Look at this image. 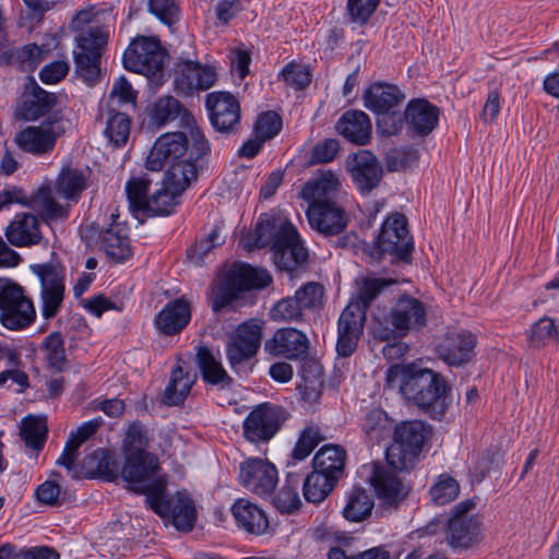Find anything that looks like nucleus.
Returning <instances> with one entry per match:
<instances>
[{
    "label": "nucleus",
    "mask_w": 559,
    "mask_h": 559,
    "mask_svg": "<svg viewBox=\"0 0 559 559\" xmlns=\"http://www.w3.org/2000/svg\"><path fill=\"white\" fill-rule=\"evenodd\" d=\"M388 388H397L400 393L411 403L440 419L447 413L451 391L444 377L432 369L416 364L393 365L385 376Z\"/></svg>",
    "instance_id": "f257e3e1"
},
{
    "label": "nucleus",
    "mask_w": 559,
    "mask_h": 559,
    "mask_svg": "<svg viewBox=\"0 0 559 559\" xmlns=\"http://www.w3.org/2000/svg\"><path fill=\"white\" fill-rule=\"evenodd\" d=\"M254 236L255 248L272 245L274 263L281 270L290 272L307 261V249L289 222L276 224L270 219H261L255 226Z\"/></svg>",
    "instance_id": "f03ea898"
},
{
    "label": "nucleus",
    "mask_w": 559,
    "mask_h": 559,
    "mask_svg": "<svg viewBox=\"0 0 559 559\" xmlns=\"http://www.w3.org/2000/svg\"><path fill=\"white\" fill-rule=\"evenodd\" d=\"M272 282L266 270L250 264L234 263L212 287L211 300L214 312L221 311L240 298L246 290L263 288Z\"/></svg>",
    "instance_id": "7ed1b4c3"
},
{
    "label": "nucleus",
    "mask_w": 559,
    "mask_h": 559,
    "mask_svg": "<svg viewBox=\"0 0 559 559\" xmlns=\"http://www.w3.org/2000/svg\"><path fill=\"white\" fill-rule=\"evenodd\" d=\"M158 468V460L154 454L145 449H138L126 454L121 477L129 489L150 498L166 490L167 483L163 477L157 476Z\"/></svg>",
    "instance_id": "20e7f679"
},
{
    "label": "nucleus",
    "mask_w": 559,
    "mask_h": 559,
    "mask_svg": "<svg viewBox=\"0 0 559 559\" xmlns=\"http://www.w3.org/2000/svg\"><path fill=\"white\" fill-rule=\"evenodd\" d=\"M430 431L421 420L399 424L393 433V442L386 449V462L399 469H408L421 452Z\"/></svg>",
    "instance_id": "39448f33"
},
{
    "label": "nucleus",
    "mask_w": 559,
    "mask_h": 559,
    "mask_svg": "<svg viewBox=\"0 0 559 559\" xmlns=\"http://www.w3.org/2000/svg\"><path fill=\"white\" fill-rule=\"evenodd\" d=\"M122 61L127 70L143 74L155 84L163 80L165 51L155 37H135L124 50Z\"/></svg>",
    "instance_id": "423d86ee"
},
{
    "label": "nucleus",
    "mask_w": 559,
    "mask_h": 559,
    "mask_svg": "<svg viewBox=\"0 0 559 559\" xmlns=\"http://www.w3.org/2000/svg\"><path fill=\"white\" fill-rule=\"evenodd\" d=\"M386 322L393 329H378L376 334L380 340L389 341L395 337H403L411 331H417L426 325V306L411 295H403L392 306L386 316Z\"/></svg>",
    "instance_id": "0eeeda50"
},
{
    "label": "nucleus",
    "mask_w": 559,
    "mask_h": 559,
    "mask_svg": "<svg viewBox=\"0 0 559 559\" xmlns=\"http://www.w3.org/2000/svg\"><path fill=\"white\" fill-rule=\"evenodd\" d=\"M177 118L180 119V126L189 131L192 142L191 156H204L210 150V144L197 126L195 118L191 112L173 96H163L155 102L151 112L153 123L163 127Z\"/></svg>",
    "instance_id": "6e6552de"
},
{
    "label": "nucleus",
    "mask_w": 559,
    "mask_h": 559,
    "mask_svg": "<svg viewBox=\"0 0 559 559\" xmlns=\"http://www.w3.org/2000/svg\"><path fill=\"white\" fill-rule=\"evenodd\" d=\"M475 502L465 500L451 510L448 520L447 540L453 548H471L481 540L483 522L472 513Z\"/></svg>",
    "instance_id": "1a4fd4ad"
},
{
    "label": "nucleus",
    "mask_w": 559,
    "mask_h": 559,
    "mask_svg": "<svg viewBox=\"0 0 559 559\" xmlns=\"http://www.w3.org/2000/svg\"><path fill=\"white\" fill-rule=\"evenodd\" d=\"M31 271L40 283L41 312L45 319L53 318L64 298V267L59 262L32 264Z\"/></svg>",
    "instance_id": "9d476101"
},
{
    "label": "nucleus",
    "mask_w": 559,
    "mask_h": 559,
    "mask_svg": "<svg viewBox=\"0 0 559 559\" xmlns=\"http://www.w3.org/2000/svg\"><path fill=\"white\" fill-rule=\"evenodd\" d=\"M36 318L31 299L13 281L2 277V326L17 331L29 326Z\"/></svg>",
    "instance_id": "9b49d317"
},
{
    "label": "nucleus",
    "mask_w": 559,
    "mask_h": 559,
    "mask_svg": "<svg viewBox=\"0 0 559 559\" xmlns=\"http://www.w3.org/2000/svg\"><path fill=\"white\" fill-rule=\"evenodd\" d=\"M145 502L162 519L171 523L178 531L192 530L197 511L191 497L185 492H177L166 499L163 493H155L145 498Z\"/></svg>",
    "instance_id": "f8f14e48"
},
{
    "label": "nucleus",
    "mask_w": 559,
    "mask_h": 559,
    "mask_svg": "<svg viewBox=\"0 0 559 559\" xmlns=\"http://www.w3.org/2000/svg\"><path fill=\"white\" fill-rule=\"evenodd\" d=\"M263 323L249 320L239 324L229 335L226 344V355L231 368L253 358L261 345Z\"/></svg>",
    "instance_id": "ddd939ff"
},
{
    "label": "nucleus",
    "mask_w": 559,
    "mask_h": 559,
    "mask_svg": "<svg viewBox=\"0 0 559 559\" xmlns=\"http://www.w3.org/2000/svg\"><path fill=\"white\" fill-rule=\"evenodd\" d=\"M399 468H395L390 463L386 465L380 463L372 464L370 483L377 498L381 502V508L389 512L396 510L408 495V487L399 476Z\"/></svg>",
    "instance_id": "4468645a"
},
{
    "label": "nucleus",
    "mask_w": 559,
    "mask_h": 559,
    "mask_svg": "<svg viewBox=\"0 0 559 559\" xmlns=\"http://www.w3.org/2000/svg\"><path fill=\"white\" fill-rule=\"evenodd\" d=\"M378 248L382 254H390L395 260H409L414 242L409 236L407 219L403 214L395 213L382 224L378 236Z\"/></svg>",
    "instance_id": "2eb2a0df"
},
{
    "label": "nucleus",
    "mask_w": 559,
    "mask_h": 559,
    "mask_svg": "<svg viewBox=\"0 0 559 559\" xmlns=\"http://www.w3.org/2000/svg\"><path fill=\"white\" fill-rule=\"evenodd\" d=\"M191 139L189 131L168 132L158 136L151 148L145 166L148 170L159 171L165 164H173L189 156Z\"/></svg>",
    "instance_id": "dca6fc26"
},
{
    "label": "nucleus",
    "mask_w": 559,
    "mask_h": 559,
    "mask_svg": "<svg viewBox=\"0 0 559 559\" xmlns=\"http://www.w3.org/2000/svg\"><path fill=\"white\" fill-rule=\"evenodd\" d=\"M64 133L62 123L57 120H45L38 126H29L14 136L16 145L24 152L35 156L50 154L57 140Z\"/></svg>",
    "instance_id": "f3484780"
},
{
    "label": "nucleus",
    "mask_w": 559,
    "mask_h": 559,
    "mask_svg": "<svg viewBox=\"0 0 559 559\" xmlns=\"http://www.w3.org/2000/svg\"><path fill=\"white\" fill-rule=\"evenodd\" d=\"M285 419L278 406L262 404L255 407L243 421V436L251 443L269 442Z\"/></svg>",
    "instance_id": "a211bd4d"
},
{
    "label": "nucleus",
    "mask_w": 559,
    "mask_h": 559,
    "mask_svg": "<svg viewBox=\"0 0 559 559\" xmlns=\"http://www.w3.org/2000/svg\"><path fill=\"white\" fill-rule=\"evenodd\" d=\"M241 485L259 497H269L274 490L278 474L274 464L262 459H249L239 466Z\"/></svg>",
    "instance_id": "6ab92c4d"
},
{
    "label": "nucleus",
    "mask_w": 559,
    "mask_h": 559,
    "mask_svg": "<svg viewBox=\"0 0 559 559\" xmlns=\"http://www.w3.org/2000/svg\"><path fill=\"white\" fill-rule=\"evenodd\" d=\"M210 119L221 133H233L240 122V105L236 97L226 92H213L206 96Z\"/></svg>",
    "instance_id": "aec40b11"
},
{
    "label": "nucleus",
    "mask_w": 559,
    "mask_h": 559,
    "mask_svg": "<svg viewBox=\"0 0 559 559\" xmlns=\"http://www.w3.org/2000/svg\"><path fill=\"white\" fill-rule=\"evenodd\" d=\"M365 309L359 302H350L338 319L337 354L347 357L356 349L359 336L364 330Z\"/></svg>",
    "instance_id": "412c9836"
},
{
    "label": "nucleus",
    "mask_w": 559,
    "mask_h": 559,
    "mask_svg": "<svg viewBox=\"0 0 559 559\" xmlns=\"http://www.w3.org/2000/svg\"><path fill=\"white\" fill-rule=\"evenodd\" d=\"M347 169L361 192H370L378 187L383 169L377 157L367 150H360L347 157Z\"/></svg>",
    "instance_id": "4be33fe9"
},
{
    "label": "nucleus",
    "mask_w": 559,
    "mask_h": 559,
    "mask_svg": "<svg viewBox=\"0 0 559 559\" xmlns=\"http://www.w3.org/2000/svg\"><path fill=\"white\" fill-rule=\"evenodd\" d=\"M307 218L312 229L326 237L343 233L348 224L346 212L337 203L308 206Z\"/></svg>",
    "instance_id": "5701e85b"
},
{
    "label": "nucleus",
    "mask_w": 559,
    "mask_h": 559,
    "mask_svg": "<svg viewBox=\"0 0 559 559\" xmlns=\"http://www.w3.org/2000/svg\"><path fill=\"white\" fill-rule=\"evenodd\" d=\"M476 345V337L468 331H452L439 345L440 358L449 366H462L468 362Z\"/></svg>",
    "instance_id": "b1692460"
},
{
    "label": "nucleus",
    "mask_w": 559,
    "mask_h": 559,
    "mask_svg": "<svg viewBox=\"0 0 559 559\" xmlns=\"http://www.w3.org/2000/svg\"><path fill=\"white\" fill-rule=\"evenodd\" d=\"M439 114V108L424 98L411 100L404 112L407 132L419 136L430 134L438 124Z\"/></svg>",
    "instance_id": "393cba45"
},
{
    "label": "nucleus",
    "mask_w": 559,
    "mask_h": 559,
    "mask_svg": "<svg viewBox=\"0 0 559 559\" xmlns=\"http://www.w3.org/2000/svg\"><path fill=\"white\" fill-rule=\"evenodd\" d=\"M307 336L294 328L277 330L274 335L266 340L264 349L270 355L283 356L288 359L301 358L308 352Z\"/></svg>",
    "instance_id": "a878e982"
},
{
    "label": "nucleus",
    "mask_w": 559,
    "mask_h": 559,
    "mask_svg": "<svg viewBox=\"0 0 559 559\" xmlns=\"http://www.w3.org/2000/svg\"><path fill=\"white\" fill-rule=\"evenodd\" d=\"M236 525L247 534L260 536L270 527L266 512L247 498L235 500L230 508Z\"/></svg>",
    "instance_id": "bb28decb"
},
{
    "label": "nucleus",
    "mask_w": 559,
    "mask_h": 559,
    "mask_svg": "<svg viewBox=\"0 0 559 559\" xmlns=\"http://www.w3.org/2000/svg\"><path fill=\"white\" fill-rule=\"evenodd\" d=\"M340 185L338 178L333 173L323 171L304 185L300 198L305 200L309 206L332 205L336 203L335 199Z\"/></svg>",
    "instance_id": "cd10ccee"
},
{
    "label": "nucleus",
    "mask_w": 559,
    "mask_h": 559,
    "mask_svg": "<svg viewBox=\"0 0 559 559\" xmlns=\"http://www.w3.org/2000/svg\"><path fill=\"white\" fill-rule=\"evenodd\" d=\"M191 308L188 300L178 298L168 302L155 317L157 330L165 335L179 333L190 321Z\"/></svg>",
    "instance_id": "c85d7f7f"
},
{
    "label": "nucleus",
    "mask_w": 559,
    "mask_h": 559,
    "mask_svg": "<svg viewBox=\"0 0 559 559\" xmlns=\"http://www.w3.org/2000/svg\"><path fill=\"white\" fill-rule=\"evenodd\" d=\"M404 99V93L393 84L373 83L364 94L366 108L376 114L391 111Z\"/></svg>",
    "instance_id": "c756f323"
},
{
    "label": "nucleus",
    "mask_w": 559,
    "mask_h": 559,
    "mask_svg": "<svg viewBox=\"0 0 559 559\" xmlns=\"http://www.w3.org/2000/svg\"><path fill=\"white\" fill-rule=\"evenodd\" d=\"M336 130L347 141L365 145L371 138V122L369 117L359 110L346 111L337 121Z\"/></svg>",
    "instance_id": "7c9ffc66"
},
{
    "label": "nucleus",
    "mask_w": 559,
    "mask_h": 559,
    "mask_svg": "<svg viewBox=\"0 0 559 559\" xmlns=\"http://www.w3.org/2000/svg\"><path fill=\"white\" fill-rule=\"evenodd\" d=\"M100 426V420L94 419L84 423L75 431H72L66 442L64 449L57 460L56 464L67 468L73 478H78V472L74 471V464L78 459L79 448L92 437Z\"/></svg>",
    "instance_id": "2f4dec72"
},
{
    "label": "nucleus",
    "mask_w": 559,
    "mask_h": 559,
    "mask_svg": "<svg viewBox=\"0 0 559 559\" xmlns=\"http://www.w3.org/2000/svg\"><path fill=\"white\" fill-rule=\"evenodd\" d=\"M55 105L56 96L31 80L23 96L21 114L26 120H36L49 112Z\"/></svg>",
    "instance_id": "473e14b6"
},
{
    "label": "nucleus",
    "mask_w": 559,
    "mask_h": 559,
    "mask_svg": "<svg viewBox=\"0 0 559 559\" xmlns=\"http://www.w3.org/2000/svg\"><path fill=\"white\" fill-rule=\"evenodd\" d=\"M8 240L14 246H29L38 243L41 239L36 216L29 213L17 214L5 228Z\"/></svg>",
    "instance_id": "72a5a7b5"
},
{
    "label": "nucleus",
    "mask_w": 559,
    "mask_h": 559,
    "mask_svg": "<svg viewBox=\"0 0 559 559\" xmlns=\"http://www.w3.org/2000/svg\"><path fill=\"white\" fill-rule=\"evenodd\" d=\"M179 73L180 76L177 79V82L186 92L209 90L216 81L214 69L207 66H201L198 62L183 61L180 64Z\"/></svg>",
    "instance_id": "f704fd0d"
},
{
    "label": "nucleus",
    "mask_w": 559,
    "mask_h": 559,
    "mask_svg": "<svg viewBox=\"0 0 559 559\" xmlns=\"http://www.w3.org/2000/svg\"><path fill=\"white\" fill-rule=\"evenodd\" d=\"M192 147L190 148L189 156L179 162L170 164L169 168L165 173L164 181L166 187H170L175 192L182 194L190 185L197 180L198 169L194 160L202 156H191Z\"/></svg>",
    "instance_id": "c9c22d12"
},
{
    "label": "nucleus",
    "mask_w": 559,
    "mask_h": 559,
    "mask_svg": "<svg viewBox=\"0 0 559 559\" xmlns=\"http://www.w3.org/2000/svg\"><path fill=\"white\" fill-rule=\"evenodd\" d=\"M346 452L336 444L322 447L313 457L314 471L338 480L344 472Z\"/></svg>",
    "instance_id": "e433bc0d"
},
{
    "label": "nucleus",
    "mask_w": 559,
    "mask_h": 559,
    "mask_svg": "<svg viewBox=\"0 0 559 559\" xmlns=\"http://www.w3.org/2000/svg\"><path fill=\"white\" fill-rule=\"evenodd\" d=\"M195 373L183 371L177 366L170 376L169 383L165 388L163 403L168 406H177L183 403L195 381Z\"/></svg>",
    "instance_id": "4c0bfd02"
},
{
    "label": "nucleus",
    "mask_w": 559,
    "mask_h": 559,
    "mask_svg": "<svg viewBox=\"0 0 559 559\" xmlns=\"http://www.w3.org/2000/svg\"><path fill=\"white\" fill-rule=\"evenodd\" d=\"M106 254L115 261H124L131 255L130 240L126 226L119 224L107 228L102 236Z\"/></svg>",
    "instance_id": "58836bf2"
},
{
    "label": "nucleus",
    "mask_w": 559,
    "mask_h": 559,
    "mask_svg": "<svg viewBox=\"0 0 559 559\" xmlns=\"http://www.w3.org/2000/svg\"><path fill=\"white\" fill-rule=\"evenodd\" d=\"M32 207L48 223L63 221L69 216L68 209L59 204L49 187H41L32 199Z\"/></svg>",
    "instance_id": "ea45409f"
},
{
    "label": "nucleus",
    "mask_w": 559,
    "mask_h": 559,
    "mask_svg": "<svg viewBox=\"0 0 559 559\" xmlns=\"http://www.w3.org/2000/svg\"><path fill=\"white\" fill-rule=\"evenodd\" d=\"M20 435L26 447L39 452L48 435L47 419L44 416H26L20 427Z\"/></svg>",
    "instance_id": "a19ab883"
},
{
    "label": "nucleus",
    "mask_w": 559,
    "mask_h": 559,
    "mask_svg": "<svg viewBox=\"0 0 559 559\" xmlns=\"http://www.w3.org/2000/svg\"><path fill=\"white\" fill-rule=\"evenodd\" d=\"M197 361L203 379L211 384H229L231 378L227 374L219 360L206 347L197 352Z\"/></svg>",
    "instance_id": "79ce46f5"
},
{
    "label": "nucleus",
    "mask_w": 559,
    "mask_h": 559,
    "mask_svg": "<svg viewBox=\"0 0 559 559\" xmlns=\"http://www.w3.org/2000/svg\"><path fill=\"white\" fill-rule=\"evenodd\" d=\"M273 504L283 514H293L299 510L301 500L298 495L297 477L287 475L285 484L273 498Z\"/></svg>",
    "instance_id": "37998d69"
},
{
    "label": "nucleus",
    "mask_w": 559,
    "mask_h": 559,
    "mask_svg": "<svg viewBox=\"0 0 559 559\" xmlns=\"http://www.w3.org/2000/svg\"><path fill=\"white\" fill-rule=\"evenodd\" d=\"M336 481V479L313 469L304 481L302 489L305 499L311 503L321 502L332 491Z\"/></svg>",
    "instance_id": "c03bdc74"
},
{
    "label": "nucleus",
    "mask_w": 559,
    "mask_h": 559,
    "mask_svg": "<svg viewBox=\"0 0 559 559\" xmlns=\"http://www.w3.org/2000/svg\"><path fill=\"white\" fill-rule=\"evenodd\" d=\"M151 180L145 176L133 177L126 185L127 198L130 209L134 213L146 215L150 197Z\"/></svg>",
    "instance_id": "a18cd8bd"
},
{
    "label": "nucleus",
    "mask_w": 559,
    "mask_h": 559,
    "mask_svg": "<svg viewBox=\"0 0 559 559\" xmlns=\"http://www.w3.org/2000/svg\"><path fill=\"white\" fill-rule=\"evenodd\" d=\"M373 506L371 496L365 489L355 488L344 508V518L353 522H360L371 514Z\"/></svg>",
    "instance_id": "49530a36"
},
{
    "label": "nucleus",
    "mask_w": 559,
    "mask_h": 559,
    "mask_svg": "<svg viewBox=\"0 0 559 559\" xmlns=\"http://www.w3.org/2000/svg\"><path fill=\"white\" fill-rule=\"evenodd\" d=\"M86 187L84 175L73 168H64L59 174L56 189L59 195L64 199L76 201Z\"/></svg>",
    "instance_id": "de8ad7c7"
},
{
    "label": "nucleus",
    "mask_w": 559,
    "mask_h": 559,
    "mask_svg": "<svg viewBox=\"0 0 559 559\" xmlns=\"http://www.w3.org/2000/svg\"><path fill=\"white\" fill-rule=\"evenodd\" d=\"M362 431L370 443H379L381 440L389 437L391 421L383 411L372 409L364 419Z\"/></svg>",
    "instance_id": "09e8293b"
},
{
    "label": "nucleus",
    "mask_w": 559,
    "mask_h": 559,
    "mask_svg": "<svg viewBox=\"0 0 559 559\" xmlns=\"http://www.w3.org/2000/svg\"><path fill=\"white\" fill-rule=\"evenodd\" d=\"M50 50L51 47L49 44H43L40 46L28 44L12 53L9 57V62L17 63L24 71L32 72L46 58Z\"/></svg>",
    "instance_id": "8fccbe9b"
},
{
    "label": "nucleus",
    "mask_w": 559,
    "mask_h": 559,
    "mask_svg": "<svg viewBox=\"0 0 559 559\" xmlns=\"http://www.w3.org/2000/svg\"><path fill=\"white\" fill-rule=\"evenodd\" d=\"M43 350L49 368L56 371H62L64 369L67 357L61 333L52 332L46 336L43 343Z\"/></svg>",
    "instance_id": "3c124183"
},
{
    "label": "nucleus",
    "mask_w": 559,
    "mask_h": 559,
    "mask_svg": "<svg viewBox=\"0 0 559 559\" xmlns=\"http://www.w3.org/2000/svg\"><path fill=\"white\" fill-rule=\"evenodd\" d=\"M179 195H181L179 192H175L174 189L166 187L165 182H163V187L150 197L146 215L154 216L170 214L177 204L176 200Z\"/></svg>",
    "instance_id": "603ef678"
},
{
    "label": "nucleus",
    "mask_w": 559,
    "mask_h": 559,
    "mask_svg": "<svg viewBox=\"0 0 559 559\" xmlns=\"http://www.w3.org/2000/svg\"><path fill=\"white\" fill-rule=\"evenodd\" d=\"M130 124L131 121L126 114L109 111L104 133L109 142L120 146L126 144L129 138Z\"/></svg>",
    "instance_id": "864d4df0"
},
{
    "label": "nucleus",
    "mask_w": 559,
    "mask_h": 559,
    "mask_svg": "<svg viewBox=\"0 0 559 559\" xmlns=\"http://www.w3.org/2000/svg\"><path fill=\"white\" fill-rule=\"evenodd\" d=\"M527 337L532 346L538 347L549 340L559 341V322L556 323L549 317H543L536 321L527 332Z\"/></svg>",
    "instance_id": "5fc2aeb1"
},
{
    "label": "nucleus",
    "mask_w": 559,
    "mask_h": 559,
    "mask_svg": "<svg viewBox=\"0 0 559 559\" xmlns=\"http://www.w3.org/2000/svg\"><path fill=\"white\" fill-rule=\"evenodd\" d=\"M224 242L225 237L222 235L221 228L215 226L205 238L199 240L189 251V260L197 266L202 265L207 254Z\"/></svg>",
    "instance_id": "6e6d98bb"
},
{
    "label": "nucleus",
    "mask_w": 559,
    "mask_h": 559,
    "mask_svg": "<svg viewBox=\"0 0 559 559\" xmlns=\"http://www.w3.org/2000/svg\"><path fill=\"white\" fill-rule=\"evenodd\" d=\"M84 464L95 468L107 480H114L118 477V464L110 452L106 450H96L85 457Z\"/></svg>",
    "instance_id": "4d7b16f0"
},
{
    "label": "nucleus",
    "mask_w": 559,
    "mask_h": 559,
    "mask_svg": "<svg viewBox=\"0 0 559 559\" xmlns=\"http://www.w3.org/2000/svg\"><path fill=\"white\" fill-rule=\"evenodd\" d=\"M394 280L378 278V277H366L362 278L359 285L357 300L352 302H359L360 307L367 310L370 304L378 297L380 292L392 284H395Z\"/></svg>",
    "instance_id": "13d9d810"
},
{
    "label": "nucleus",
    "mask_w": 559,
    "mask_h": 559,
    "mask_svg": "<svg viewBox=\"0 0 559 559\" xmlns=\"http://www.w3.org/2000/svg\"><path fill=\"white\" fill-rule=\"evenodd\" d=\"M460 493L459 483L449 475H440L430 489L431 500L436 504H447L453 501Z\"/></svg>",
    "instance_id": "bf43d9fd"
},
{
    "label": "nucleus",
    "mask_w": 559,
    "mask_h": 559,
    "mask_svg": "<svg viewBox=\"0 0 559 559\" xmlns=\"http://www.w3.org/2000/svg\"><path fill=\"white\" fill-rule=\"evenodd\" d=\"M108 32L104 28H91L86 33H82L76 37L78 46L82 53H97L102 56V51L107 44Z\"/></svg>",
    "instance_id": "052dcab7"
},
{
    "label": "nucleus",
    "mask_w": 559,
    "mask_h": 559,
    "mask_svg": "<svg viewBox=\"0 0 559 559\" xmlns=\"http://www.w3.org/2000/svg\"><path fill=\"white\" fill-rule=\"evenodd\" d=\"M300 376L302 378V384L305 393H318L322 385V366L316 359H304Z\"/></svg>",
    "instance_id": "680f3d73"
},
{
    "label": "nucleus",
    "mask_w": 559,
    "mask_h": 559,
    "mask_svg": "<svg viewBox=\"0 0 559 559\" xmlns=\"http://www.w3.org/2000/svg\"><path fill=\"white\" fill-rule=\"evenodd\" d=\"M304 310H312L322 305L324 288L317 282H308L294 295Z\"/></svg>",
    "instance_id": "e2e57ef3"
},
{
    "label": "nucleus",
    "mask_w": 559,
    "mask_h": 559,
    "mask_svg": "<svg viewBox=\"0 0 559 559\" xmlns=\"http://www.w3.org/2000/svg\"><path fill=\"white\" fill-rule=\"evenodd\" d=\"M320 441L321 436L317 428H306L301 432L295 448L293 449L292 460L294 462L305 460L311 454V452L314 450V448L319 444Z\"/></svg>",
    "instance_id": "0e129e2a"
},
{
    "label": "nucleus",
    "mask_w": 559,
    "mask_h": 559,
    "mask_svg": "<svg viewBox=\"0 0 559 559\" xmlns=\"http://www.w3.org/2000/svg\"><path fill=\"white\" fill-rule=\"evenodd\" d=\"M99 62L100 56L94 52H78L75 55L76 71L88 84H94L97 81L100 72Z\"/></svg>",
    "instance_id": "69168bd1"
},
{
    "label": "nucleus",
    "mask_w": 559,
    "mask_h": 559,
    "mask_svg": "<svg viewBox=\"0 0 559 559\" xmlns=\"http://www.w3.org/2000/svg\"><path fill=\"white\" fill-rule=\"evenodd\" d=\"M302 307L295 296L281 299L271 310L275 321H298L302 317Z\"/></svg>",
    "instance_id": "338daca9"
},
{
    "label": "nucleus",
    "mask_w": 559,
    "mask_h": 559,
    "mask_svg": "<svg viewBox=\"0 0 559 559\" xmlns=\"http://www.w3.org/2000/svg\"><path fill=\"white\" fill-rule=\"evenodd\" d=\"M282 129V119L274 111L261 114L254 124V134L263 141L273 139Z\"/></svg>",
    "instance_id": "774afa93"
}]
</instances>
